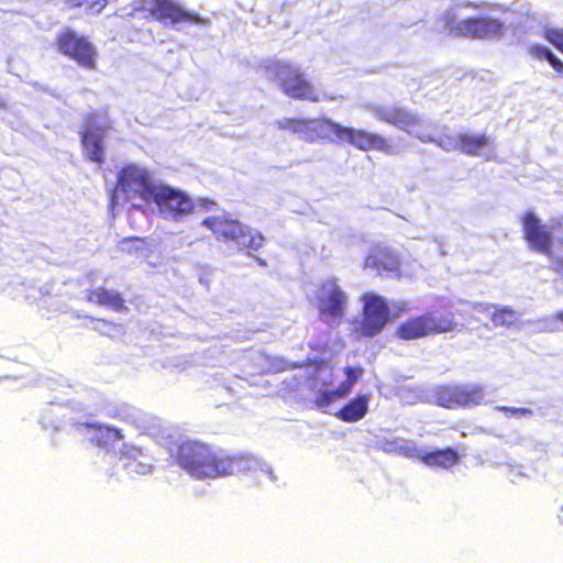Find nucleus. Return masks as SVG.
I'll return each mask as SVG.
<instances>
[{"label":"nucleus","instance_id":"f8f14e48","mask_svg":"<svg viewBox=\"0 0 563 563\" xmlns=\"http://www.w3.org/2000/svg\"><path fill=\"white\" fill-rule=\"evenodd\" d=\"M150 16L163 24H206L208 19L188 11L174 0H152Z\"/></svg>","mask_w":563,"mask_h":563},{"label":"nucleus","instance_id":"a18cd8bd","mask_svg":"<svg viewBox=\"0 0 563 563\" xmlns=\"http://www.w3.org/2000/svg\"><path fill=\"white\" fill-rule=\"evenodd\" d=\"M559 240H560L561 244L563 245V235L559 236Z\"/></svg>","mask_w":563,"mask_h":563},{"label":"nucleus","instance_id":"1a4fd4ad","mask_svg":"<svg viewBox=\"0 0 563 563\" xmlns=\"http://www.w3.org/2000/svg\"><path fill=\"white\" fill-rule=\"evenodd\" d=\"M367 110L379 121L389 123L410 135V131L427 126V119L397 104H368Z\"/></svg>","mask_w":563,"mask_h":563},{"label":"nucleus","instance_id":"37998d69","mask_svg":"<svg viewBox=\"0 0 563 563\" xmlns=\"http://www.w3.org/2000/svg\"><path fill=\"white\" fill-rule=\"evenodd\" d=\"M361 373H362V371H361V369H358V368H356V367L354 366V372H353V375H354V382L357 379L358 374H361Z\"/></svg>","mask_w":563,"mask_h":563},{"label":"nucleus","instance_id":"aec40b11","mask_svg":"<svg viewBox=\"0 0 563 563\" xmlns=\"http://www.w3.org/2000/svg\"><path fill=\"white\" fill-rule=\"evenodd\" d=\"M433 123L427 120V126L410 131V135L417 137L423 143H434L445 152H452L460 148V133L451 135L443 132L439 137L432 135Z\"/></svg>","mask_w":563,"mask_h":563},{"label":"nucleus","instance_id":"4be33fe9","mask_svg":"<svg viewBox=\"0 0 563 563\" xmlns=\"http://www.w3.org/2000/svg\"><path fill=\"white\" fill-rule=\"evenodd\" d=\"M416 459L429 467L449 468L459 462V455L453 449L428 451L418 448Z\"/></svg>","mask_w":563,"mask_h":563},{"label":"nucleus","instance_id":"2f4dec72","mask_svg":"<svg viewBox=\"0 0 563 563\" xmlns=\"http://www.w3.org/2000/svg\"><path fill=\"white\" fill-rule=\"evenodd\" d=\"M368 396L358 395L354 398V422L362 419L367 412Z\"/></svg>","mask_w":563,"mask_h":563},{"label":"nucleus","instance_id":"4c0bfd02","mask_svg":"<svg viewBox=\"0 0 563 563\" xmlns=\"http://www.w3.org/2000/svg\"><path fill=\"white\" fill-rule=\"evenodd\" d=\"M335 416L345 422H352V401L345 404Z\"/></svg>","mask_w":563,"mask_h":563},{"label":"nucleus","instance_id":"6e6552de","mask_svg":"<svg viewBox=\"0 0 563 563\" xmlns=\"http://www.w3.org/2000/svg\"><path fill=\"white\" fill-rule=\"evenodd\" d=\"M152 202L157 206L159 212L165 218L175 221L191 213L195 209V205L190 197H188L184 191L167 185H158Z\"/></svg>","mask_w":563,"mask_h":563},{"label":"nucleus","instance_id":"393cba45","mask_svg":"<svg viewBox=\"0 0 563 563\" xmlns=\"http://www.w3.org/2000/svg\"><path fill=\"white\" fill-rule=\"evenodd\" d=\"M347 378L336 389L330 391H322L318 395L314 400V404L319 408H327L330 404L336 402L344 398L351 389L352 385V367H346Z\"/></svg>","mask_w":563,"mask_h":563},{"label":"nucleus","instance_id":"39448f33","mask_svg":"<svg viewBox=\"0 0 563 563\" xmlns=\"http://www.w3.org/2000/svg\"><path fill=\"white\" fill-rule=\"evenodd\" d=\"M158 185L154 183L151 172L135 164L124 165L117 176V189L129 198H139L151 203Z\"/></svg>","mask_w":563,"mask_h":563},{"label":"nucleus","instance_id":"423d86ee","mask_svg":"<svg viewBox=\"0 0 563 563\" xmlns=\"http://www.w3.org/2000/svg\"><path fill=\"white\" fill-rule=\"evenodd\" d=\"M276 126L299 135L307 142L330 139L331 135L341 136L339 125L324 119L284 118L277 121Z\"/></svg>","mask_w":563,"mask_h":563},{"label":"nucleus","instance_id":"f3484780","mask_svg":"<svg viewBox=\"0 0 563 563\" xmlns=\"http://www.w3.org/2000/svg\"><path fill=\"white\" fill-rule=\"evenodd\" d=\"M460 151L470 156H483L485 161H497L495 146L484 134L476 135L471 132L460 133Z\"/></svg>","mask_w":563,"mask_h":563},{"label":"nucleus","instance_id":"c9c22d12","mask_svg":"<svg viewBox=\"0 0 563 563\" xmlns=\"http://www.w3.org/2000/svg\"><path fill=\"white\" fill-rule=\"evenodd\" d=\"M124 466L126 468H130L132 472H135V473H147L151 471V465L150 464H144V463H141V462H136L135 459H128V461L125 462Z\"/></svg>","mask_w":563,"mask_h":563},{"label":"nucleus","instance_id":"79ce46f5","mask_svg":"<svg viewBox=\"0 0 563 563\" xmlns=\"http://www.w3.org/2000/svg\"><path fill=\"white\" fill-rule=\"evenodd\" d=\"M553 322L561 321L563 322V310L559 311L555 317L552 319Z\"/></svg>","mask_w":563,"mask_h":563},{"label":"nucleus","instance_id":"dca6fc26","mask_svg":"<svg viewBox=\"0 0 563 563\" xmlns=\"http://www.w3.org/2000/svg\"><path fill=\"white\" fill-rule=\"evenodd\" d=\"M364 301V320L362 332L366 336H374L385 327L388 321L389 308L386 300L375 294H366Z\"/></svg>","mask_w":563,"mask_h":563},{"label":"nucleus","instance_id":"6ab92c4d","mask_svg":"<svg viewBox=\"0 0 563 563\" xmlns=\"http://www.w3.org/2000/svg\"><path fill=\"white\" fill-rule=\"evenodd\" d=\"M399 261L397 256L383 247L375 246L366 256L364 268L371 269L373 273L382 274L383 272L393 273L398 271Z\"/></svg>","mask_w":563,"mask_h":563},{"label":"nucleus","instance_id":"f03ea898","mask_svg":"<svg viewBox=\"0 0 563 563\" xmlns=\"http://www.w3.org/2000/svg\"><path fill=\"white\" fill-rule=\"evenodd\" d=\"M261 68L284 95L295 100L319 102L320 95L299 65L287 60H265Z\"/></svg>","mask_w":563,"mask_h":563},{"label":"nucleus","instance_id":"ea45409f","mask_svg":"<svg viewBox=\"0 0 563 563\" xmlns=\"http://www.w3.org/2000/svg\"><path fill=\"white\" fill-rule=\"evenodd\" d=\"M67 3L70 9L85 7V0H67Z\"/></svg>","mask_w":563,"mask_h":563},{"label":"nucleus","instance_id":"473e14b6","mask_svg":"<svg viewBox=\"0 0 563 563\" xmlns=\"http://www.w3.org/2000/svg\"><path fill=\"white\" fill-rule=\"evenodd\" d=\"M495 410L505 412L507 417H532L533 411L529 408H516V407H505V406H496Z\"/></svg>","mask_w":563,"mask_h":563},{"label":"nucleus","instance_id":"e433bc0d","mask_svg":"<svg viewBox=\"0 0 563 563\" xmlns=\"http://www.w3.org/2000/svg\"><path fill=\"white\" fill-rule=\"evenodd\" d=\"M151 7H152V0H134L129 15L133 16L136 13L143 12V11H147L150 13Z\"/></svg>","mask_w":563,"mask_h":563},{"label":"nucleus","instance_id":"49530a36","mask_svg":"<svg viewBox=\"0 0 563 563\" xmlns=\"http://www.w3.org/2000/svg\"><path fill=\"white\" fill-rule=\"evenodd\" d=\"M4 102L0 99V107H3Z\"/></svg>","mask_w":563,"mask_h":563},{"label":"nucleus","instance_id":"c03bdc74","mask_svg":"<svg viewBox=\"0 0 563 563\" xmlns=\"http://www.w3.org/2000/svg\"><path fill=\"white\" fill-rule=\"evenodd\" d=\"M344 132L347 133L349 135H352V130L351 129H345Z\"/></svg>","mask_w":563,"mask_h":563},{"label":"nucleus","instance_id":"5701e85b","mask_svg":"<svg viewBox=\"0 0 563 563\" xmlns=\"http://www.w3.org/2000/svg\"><path fill=\"white\" fill-rule=\"evenodd\" d=\"M354 146L363 151L377 150L389 155L397 153L396 148L386 139L363 130L354 129Z\"/></svg>","mask_w":563,"mask_h":563},{"label":"nucleus","instance_id":"bb28decb","mask_svg":"<svg viewBox=\"0 0 563 563\" xmlns=\"http://www.w3.org/2000/svg\"><path fill=\"white\" fill-rule=\"evenodd\" d=\"M92 322V329L100 335L114 338L124 333V325L106 318L88 317Z\"/></svg>","mask_w":563,"mask_h":563},{"label":"nucleus","instance_id":"9d476101","mask_svg":"<svg viewBox=\"0 0 563 563\" xmlns=\"http://www.w3.org/2000/svg\"><path fill=\"white\" fill-rule=\"evenodd\" d=\"M432 397L441 407H470L479 405L484 399V393L477 385L439 386Z\"/></svg>","mask_w":563,"mask_h":563},{"label":"nucleus","instance_id":"7c9ffc66","mask_svg":"<svg viewBox=\"0 0 563 563\" xmlns=\"http://www.w3.org/2000/svg\"><path fill=\"white\" fill-rule=\"evenodd\" d=\"M264 241L265 239L262 234H252V232L250 231L249 236H246L242 244H238V246L240 250L257 251L263 246Z\"/></svg>","mask_w":563,"mask_h":563},{"label":"nucleus","instance_id":"4468645a","mask_svg":"<svg viewBox=\"0 0 563 563\" xmlns=\"http://www.w3.org/2000/svg\"><path fill=\"white\" fill-rule=\"evenodd\" d=\"M201 224L212 232L217 241L223 243L242 244L250 233V229L241 221L225 216L208 217Z\"/></svg>","mask_w":563,"mask_h":563},{"label":"nucleus","instance_id":"a211bd4d","mask_svg":"<svg viewBox=\"0 0 563 563\" xmlns=\"http://www.w3.org/2000/svg\"><path fill=\"white\" fill-rule=\"evenodd\" d=\"M85 300L90 305L104 307L114 312L129 311L125 299L119 291L102 286L87 289L85 291Z\"/></svg>","mask_w":563,"mask_h":563},{"label":"nucleus","instance_id":"72a5a7b5","mask_svg":"<svg viewBox=\"0 0 563 563\" xmlns=\"http://www.w3.org/2000/svg\"><path fill=\"white\" fill-rule=\"evenodd\" d=\"M545 38L563 53V29H549Z\"/></svg>","mask_w":563,"mask_h":563},{"label":"nucleus","instance_id":"9b49d317","mask_svg":"<svg viewBox=\"0 0 563 563\" xmlns=\"http://www.w3.org/2000/svg\"><path fill=\"white\" fill-rule=\"evenodd\" d=\"M316 308L322 321L330 323L340 319L346 306V296L332 282L322 283L316 290Z\"/></svg>","mask_w":563,"mask_h":563},{"label":"nucleus","instance_id":"f257e3e1","mask_svg":"<svg viewBox=\"0 0 563 563\" xmlns=\"http://www.w3.org/2000/svg\"><path fill=\"white\" fill-rule=\"evenodd\" d=\"M173 461L196 479L218 478L252 468L255 460L243 453L229 454L198 440H185L170 449Z\"/></svg>","mask_w":563,"mask_h":563},{"label":"nucleus","instance_id":"412c9836","mask_svg":"<svg viewBox=\"0 0 563 563\" xmlns=\"http://www.w3.org/2000/svg\"><path fill=\"white\" fill-rule=\"evenodd\" d=\"M93 433L89 438L92 445L109 450L123 439L120 429L102 423H85Z\"/></svg>","mask_w":563,"mask_h":563},{"label":"nucleus","instance_id":"ddd939ff","mask_svg":"<svg viewBox=\"0 0 563 563\" xmlns=\"http://www.w3.org/2000/svg\"><path fill=\"white\" fill-rule=\"evenodd\" d=\"M525 238L532 249L540 253L550 255L552 234H558L563 223L553 222L550 227L541 224L533 212H527L522 219Z\"/></svg>","mask_w":563,"mask_h":563},{"label":"nucleus","instance_id":"20e7f679","mask_svg":"<svg viewBox=\"0 0 563 563\" xmlns=\"http://www.w3.org/2000/svg\"><path fill=\"white\" fill-rule=\"evenodd\" d=\"M55 48L84 69L95 70L98 67L99 54L96 45L88 36L79 34L70 27L57 33Z\"/></svg>","mask_w":563,"mask_h":563},{"label":"nucleus","instance_id":"7ed1b4c3","mask_svg":"<svg viewBox=\"0 0 563 563\" xmlns=\"http://www.w3.org/2000/svg\"><path fill=\"white\" fill-rule=\"evenodd\" d=\"M457 7L448 9L441 16L443 31L454 36L472 38H499L504 34V24L496 19L457 20Z\"/></svg>","mask_w":563,"mask_h":563},{"label":"nucleus","instance_id":"a878e982","mask_svg":"<svg viewBox=\"0 0 563 563\" xmlns=\"http://www.w3.org/2000/svg\"><path fill=\"white\" fill-rule=\"evenodd\" d=\"M118 251L128 256L140 257L147 251V240L141 236H128L119 241Z\"/></svg>","mask_w":563,"mask_h":563},{"label":"nucleus","instance_id":"b1692460","mask_svg":"<svg viewBox=\"0 0 563 563\" xmlns=\"http://www.w3.org/2000/svg\"><path fill=\"white\" fill-rule=\"evenodd\" d=\"M377 446L385 453L404 455L410 459L416 457L418 452V446L413 441L402 438H384L377 442Z\"/></svg>","mask_w":563,"mask_h":563},{"label":"nucleus","instance_id":"f704fd0d","mask_svg":"<svg viewBox=\"0 0 563 563\" xmlns=\"http://www.w3.org/2000/svg\"><path fill=\"white\" fill-rule=\"evenodd\" d=\"M108 5V0H85V11L89 14H99Z\"/></svg>","mask_w":563,"mask_h":563},{"label":"nucleus","instance_id":"58836bf2","mask_svg":"<svg viewBox=\"0 0 563 563\" xmlns=\"http://www.w3.org/2000/svg\"><path fill=\"white\" fill-rule=\"evenodd\" d=\"M551 268L563 276V257H552L551 256Z\"/></svg>","mask_w":563,"mask_h":563},{"label":"nucleus","instance_id":"a19ab883","mask_svg":"<svg viewBox=\"0 0 563 563\" xmlns=\"http://www.w3.org/2000/svg\"><path fill=\"white\" fill-rule=\"evenodd\" d=\"M313 365H314V368L317 371H322V369H325L328 367V364L324 360H314L312 361Z\"/></svg>","mask_w":563,"mask_h":563},{"label":"nucleus","instance_id":"0eeeda50","mask_svg":"<svg viewBox=\"0 0 563 563\" xmlns=\"http://www.w3.org/2000/svg\"><path fill=\"white\" fill-rule=\"evenodd\" d=\"M455 327L452 313L442 316L432 312L401 323L397 334L402 340H415L433 333L449 332L454 330Z\"/></svg>","mask_w":563,"mask_h":563},{"label":"nucleus","instance_id":"c756f323","mask_svg":"<svg viewBox=\"0 0 563 563\" xmlns=\"http://www.w3.org/2000/svg\"><path fill=\"white\" fill-rule=\"evenodd\" d=\"M495 307V305L484 302H461V308L456 309V313L465 317L471 311H475L478 313L489 314L492 317V312L494 311Z\"/></svg>","mask_w":563,"mask_h":563},{"label":"nucleus","instance_id":"cd10ccee","mask_svg":"<svg viewBox=\"0 0 563 563\" xmlns=\"http://www.w3.org/2000/svg\"><path fill=\"white\" fill-rule=\"evenodd\" d=\"M528 52L538 59H547L556 71H563V63L548 47L540 44H531Z\"/></svg>","mask_w":563,"mask_h":563},{"label":"nucleus","instance_id":"2eb2a0df","mask_svg":"<svg viewBox=\"0 0 563 563\" xmlns=\"http://www.w3.org/2000/svg\"><path fill=\"white\" fill-rule=\"evenodd\" d=\"M106 126L99 124L97 113H88L84 118L80 141L86 150L88 158L95 163L102 164L104 162V130Z\"/></svg>","mask_w":563,"mask_h":563},{"label":"nucleus","instance_id":"c85d7f7f","mask_svg":"<svg viewBox=\"0 0 563 563\" xmlns=\"http://www.w3.org/2000/svg\"><path fill=\"white\" fill-rule=\"evenodd\" d=\"M490 318L496 327H510L517 320L516 312L508 307H495Z\"/></svg>","mask_w":563,"mask_h":563}]
</instances>
